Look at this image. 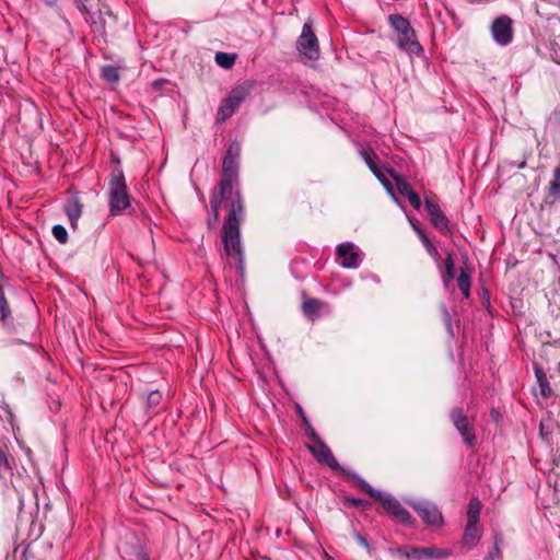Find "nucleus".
<instances>
[{"mask_svg": "<svg viewBox=\"0 0 560 560\" xmlns=\"http://www.w3.org/2000/svg\"><path fill=\"white\" fill-rule=\"evenodd\" d=\"M482 504L477 498H472L469 501L468 510H467V522L478 524L479 514L481 511Z\"/></svg>", "mask_w": 560, "mask_h": 560, "instance_id": "6ab92c4d", "label": "nucleus"}, {"mask_svg": "<svg viewBox=\"0 0 560 560\" xmlns=\"http://www.w3.org/2000/svg\"><path fill=\"white\" fill-rule=\"evenodd\" d=\"M0 314H1V320L4 326H9L10 324V307L8 304V301L4 296V292L2 290V287L0 285Z\"/></svg>", "mask_w": 560, "mask_h": 560, "instance_id": "412c9836", "label": "nucleus"}, {"mask_svg": "<svg viewBox=\"0 0 560 560\" xmlns=\"http://www.w3.org/2000/svg\"><path fill=\"white\" fill-rule=\"evenodd\" d=\"M390 26L398 34L397 46L409 55H420L423 51L422 46L416 38V32L410 22L400 14H390L388 16Z\"/></svg>", "mask_w": 560, "mask_h": 560, "instance_id": "7ed1b4c3", "label": "nucleus"}, {"mask_svg": "<svg viewBox=\"0 0 560 560\" xmlns=\"http://www.w3.org/2000/svg\"><path fill=\"white\" fill-rule=\"evenodd\" d=\"M480 539V532L478 528V524L468 523L466 524L464 535L462 538V544L464 547L471 549Z\"/></svg>", "mask_w": 560, "mask_h": 560, "instance_id": "4468645a", "label": "nucleus"}, {"mask_svg": "<svg viewBox=\"0 0 560 560\" xmlns=\"http://www.w3.org/2000/svg\"><path fill=\"white\" fill-rule=\"evenodd\" d=\"M491 34L499 45L510 44L513 38L512 20L506 15L495 19L491 26Z\"/></svg>", "mask_w": 560, "mask_h": 560, "instance_id": "9b49d317", "label": "nucleus"}, {"mask_svg": "<svg viewBox=\"0 0 560 560\" xmlns=\"http://www.w3.org/2000/svg\"><path fill=\"white\" fill-rule=\"evenodd\" d=\"M101 74H102V75H105V68H102V69H101Z\"/></svg>", "mask_w": 560, "mask_h": 560, "instance_id": "58836bf2", "label": "nucleus"}, {"mask_svg": "<svg viewBox=\"0 0 560 560\" xmlns=\"http://www.w3.org/2000/svg\"><path fill=\"white\" fill-rule=\"evenodd\" d=\"M52 235L61 244H65L68 241V232L66 228L61 224L54 225Z\"/></svg>", "mask_w": 560, "mask_h": 560, "instance_id": "cd10ccee", "label": "nucleus"}, {"mask_svg": "<svg viewBox=\"0 0 560 560\" xmlns=\"http://www.w3.org/2000/svg\"><path fill=\"white\" fill-rule=\"evenodd\" d=\"M241 154V145L237 142H232L226 151V154L224 158H231L238 160Z\"/></svg>", "mask_w": 560, "mask_h": 560, "instance_id": "2f4dec72", "label": "nucleus"}, {"mask_svg": "<svg viewBox=\"0 0 560 560\" xmlns=\"http://www.w3.org/2000/svg\"><path fill=\"white\" fill-rule=\"evenodd\" d=\"M410 205L416 209V210H419L421 208V200H420V197L415 192H410L408 196H407Z\"/></svg>", "mask_w": 560, "mask_h": 560, "instance_id": "72a5a7b5", "label": "nucleus"}, {"mask_svg": "<svg viewBox=\"0 0 560 560\" xmlns=\"http://www.w3.org/2000/svg\"><path fill=\"white\" fill-rule=\"evenodd\" d=\"M358 541L370 552L371 551V548H370V545L368 542V540L362 537V536H359L358 537Z\"/></svg>", "mask_w": 560, "mask_h": 560, "instance_id": "e433bc0d", "label": "nucleus"}, {"mask_svg": "<svg viewBox=\"0 0 560 560\" xmlns=\"http://www.w3.org/2000/svg\"><path fill=\"white\" fill-rule=\"evenodd\" d=\"M238 177V160L224 158L222 163V178L211 197V214L208 225L213 226L219 219V209L224 202L228 215L224 220L221 237L225 254L235 257L238 267L243 270L244 253L241 244V222L244 219V203L238 190L234 191L233 185Z\"/></svg>", "mask_w": 560, "mask_h": 560, "instance_id": "f257e3e1", "label": "nucleus"}, {"mask_svg": "<svg viewBox=\"0 0 560 560\" xmlns=\"http://www.w3.org/2000/svg\"><path fill=\"white\" fill-rule=\"evenodd\" d=\"M110 164L114 166L110 172L107 191L109 214L113 217H132L136 213V201L129 192L124 172L119 167L120 161L114 153H110Z\"/></svg>", "mask_w": 560, "mask_h": 560, "instance_id": "f03ea898", "label": "nucleus"}, {"mask_svg": "<svg viewBox=\"0 0 560 560\" xmlns=\"http://www.w3.org/2000/svg\"><path fill=\"white\" fill-rule=\"evenodd\" d=\"M398 552L407 559L424 560V559H446L453 555L451 549L438 547H416L408 546L399 549Z\"/></svg>", "mask_w": 560, "mask_h": 560, "instance_id": "6e6552de", "label": "nucleus"}, {"mask_svg": "<svg viewBox=\"0 0 560 560\" xmlns=\"http://www.w3.org/2000/svg\"><path fill=\"white\" fill-rule=\"evenodd\" d=\"M413 228H415L420 241L422 242L423 246L428 250V253L432 257L436 258L439 256V253H438V249L435 248V246L432 244V242L429 240V237L425 235V233L422 230H420L416 225H413Z\"/></svg>", "mask_w": 560, "mask_h": 560, "instance_id": "b1692460", "label": "nucleus"}, {"mask_svg": "<svg viewBox=\"0 0 560 560\" xmlns=\"http://www.w3.org/2000/svg\"><path fill=\"white\" fill-rule=\"evenodd\" d=\"M310 439L312 444L308 445L310 452L320 463L331 469H340V465L334 457L329 447L320 440L313 428H310Z\"/></svg>", "mask_w": 560, "mask_h": 560, "instance_id": "0eeeda50", "label": "nucleus"}, {"mask_svg": "<svg viewBox=\"0 0 560 560\" xmlns=\"http://www.w3.org/2000/svg\"><path fill=\"white\" fill-rule=\"evenodd\" d=\"M352 503H353V505L359 506V505H361V504H362V501H361V500H359V499H353V500H352Z\"/></svg>", "mask_w": 560, "mask_h": 560, "instance_id": "4c0bfd02", "label": "nucleus"}, {"mask_svg": "<svg viewBox=\"0 0 560 560\" xmlns=\"http://www.w3.org/2000/svg\"><path fill=\"white\" fill-rule=\"evenodd\" d=\"M162 400V394L159 390H152L147 397V406L149 409H154L160 405Z\"/></svg>", "mask_w": 560, "mask_h": 560, "instance_id": "c756f323", "label": "nucleus"}, {"mask_svg": "<svg viewBox=\"0 0 560 560\" xmlns=\"http://www.w3.org/2000/svg\"><path fill=\"white\" fill-rule=\"evenodd\" d=\"M441 278L445 288H448L455 278V262L451 253L447 254L444 260V270Z\"/></svg>", "mask_w": 560, "mask_h": 560, "instance_id": "dca6fc26", "label": "nucleus"}, {"mask_svg": "<svg viewBox=\"0 0 560 560\" xmlns=\"http://www.w3.org/2000/svg\"><path fill=\"white\" fill-rule=\"evenodd\" d=\"M249 93L248 88L241 85L233 89L229 96L224 98L217 112V122L222 124L228 118L232 117L234 112L245 101Z\"/></svg>", "mask_w": 560, "mask_h": 560, "instance_id": "20e7f679", "label": "nucleus"}, {"mask_svg": "<svg viewBox=\"0 0 560 560\" xmlns=\"http://www.w3.org/2000/svg\"><path fill=\"white\" fill-rule=\"evenodd\" d=\"M4 467L5 469H9V460L4 452L0 450V467Z\"/></svg>", "mask_w": 560, "mask_h": 560, "instance_id": "c9c22d12", "label": "nucleus"}, {"mask_svg": "<svg viewBox=\"0 0 560 560\" xmlns=\"http://www.w3.org/2000/svg\"><path fill=\"white\" fill-rule=\"evenodd\" d=\"M536 377L540 388V393L544 397H548L551 394V387L549 385L546 374L540 370L536 369Z\"/></svg>", "mask_w": 560, "mask_h": 560, "instance_id": "5701e85b", "label": "nucleus"}, {"mask_svg": "<svg viewBox=\"0 0 560 560\" xmlns=\"http://www.w3.org/2000/svg\"><path fill=\"white\" fill-rule=\"evenodd\" d=\"M296 49L311 60H317L319 58L318 40L310 22L303 25L302 33L296 40Z\"/></svg>", "mask_w": 560, "mask_h": 560, "instance_id": "423d86ee", "label": "nucleus"}, {"mask_svg": "<svg viewBox=\"0 0 560 560\" xmlns=\"http://www.w3.org/2000/svg\"><path fill=\"white\" fill-rule=\"evenodd\" d=\"M236 57L234 55L219 51L215 54V61L222 68L229 69L235 63Z\"/></svg>", "mask_w": 560, "mask_h": 560, "instance_id": "a878e982", "label": "nucleus"}, {"mask_svg": "<svg viewBox=\"0 0 560 560\" xmlns=\"http://www.w3.org/2000/svg\"><path fill=\"white\" fill-rule=\"evenodd\" d=\"M501 557V549L495 540L492 550L488 553L485 560H498Z\"/></svg>", "mask_w": 560, "mask_h": 560, "instance_id": "473e14b6", "label": "nucleus"}, {"mask_svg": "<svg viewBox=\"0 0 560 560\" xmlns=\"http://www.w3.org/2000/svg\"><path fill=\"white\" fill-rule=\"evenodd\" d=\"M423 523L431 527H442L444 518L438 505L429 500L408 501Z\"/></svg>", "mask_w": 560, "mask_h": 560, "instance_id": "39448f33", "label": "nucleus"}, {"mask_svg": "<svg viewBox=\"0 0 560 560\" xmlns=\"http://www.w3.org/2000/svg\"><path fill=\"white\" fill-rule=\"evenodd\" d=\"M372 173L375 175V177L382 183V185L387 189V191L394 196L392 184L385 176V174L382 172V170L376 165V168L372 171Z\"/></svg>", "mask_w": 560, "mask_h": 560, "instance_id": "c85d7f7f", "label": "nucleus"}, {"mask_svg": "<svg viewBox=\"0 0 560 560\" xmlns=\"http://www.w3.org/2000/svg\"><path fill=\"white\" fill-rule=\"evenodd\" d=\"M325 306V303L317 299H305L302 304V311L306 317L314 320L320 310Z\"/></svg>", "mask_w": 560, "mask_h": 560, "instance_id": "2eb2a0df", "label": "nucleus"}, {"mask_svg": "<svg viewBox=\"0 0 560 560\" xmlns=\"http://www.w3.org/2000/svg\"><path fill=\"white\" fill-rule=\"evenodd\" d=\"M351 479L353 480L354 485L362 491L366 492L372 498L378 500L383 492L375 490L370 483H368L363 478H361L359 475L352 472L349 474Z\"/></svg>", "mask_w": 560, "mask_h": 560, "instance_id": "f3484780", "label": "nucleus"}, {"mask_svg": "<svg viewBox=\"0 0 560 560\" xmlns=\"http://www.w3.org/2000/svg\"><path fill=\"white\" fill-rule=\"evenodd\" d=\"M424 203H425V209L429 212L430 217H432L433 214H435L439 211H441L439 205H436L435 202L431 201L428 198L425 199Z\"/></svg>", "mask_w": 560, "mask_h": 560, "instance_id": "f704fd0d", "label": "nucleus"}, {"mask_svg": "<svg viewBox=\"0 0 560 560\" xmlns=\"http://www.w3.org/2000/svg\"><path fill=\"white\" fill-rule=\"evenodd\" d=\"M430 218H431V223L439 231L444 232V231L448 230V219L442 211H439L438 213L433 214Z\"/></svg>", "mask_w": 560, "mask_h": 560, "instance_id": "393cba45", "label": "nucleus"}, {"mask_svg": "<svg viewBox=\"0 0 560 560\" xmlns=\"http://www.w3.org/2000/svg\"><path fill=\"white\" fill-rule=\"evenodd\" d=\"M337 257L345 268H357L360 265V255L353 243H342L337 247Z\"/></svg>", "mask_w": 560, "mask_h": 560, "instance_id": "f8f14e48", "label": "nucleus"}, {"mask_svg": "<svg viewBox=\"0 0 560 560\" xmlns=\"http://www.w3.org/2000/svg\"><path fill=\"white\" fill-rule=\"evenodd\" d=\"M457 287L466 299L469 298L470 276L465 269L460 270V273L457 278Z\"/></svg>", "mask_w": 560, "mask_h": 560, "instance_id": "aec40b11", "label": "nucleus"}, {"mask_svg": "<svg viewBox=\"0 0 560 560\" xmlns=\"http://www.w3.org/2000/svg\"><path fill=\"white\" fill-rule=\"evenodd\" d=\"M390 175L395 179L397 190L400 195L407 197L410 192H412V188L409 183H407L401 176L396 174L394 171H390Z\"/></svg>", "mask_w": 560, "mask_h": 560, "instance_id": "4be33fe9", "label": "nucleus"}, {"mask_svg": "<svg viewBox=\"0 0 560 560\" xmlns=\"http://www.w3.org/2000/svg\"><path fill=\"white\" fill-rule=\"evenodd\" d=\"M451 419L457 431L460 433L465 444L472 446L476 442V435L472 431L469 419L463 413V410L460 408H454L451 411Z\"/></svg>", "mask_w": 560, "mask_h": 560, "instance_id": "9d476101", "label": "nucleus"}, {"mask_svg": "<svg viewBox=\"0 0 560 560\" xmlns=\"http://www.w3.org/2000/svg\"><path fill=\"white\" fill-rule=\"evenodd\" d=\"M82 209L83 205L78 196L70 197L65 206V211L73 229L77 226L78 220L82 214Z\"/></svg>", "mask_w": 560, "mask_h": 560, "instance_id": "ddd939ff", "label": "nucleus"}, {"mask_svg": "<svg viewBox=\"0 0 560 560\" xmlns=\"http://www.w3.org/2000/svg\"><path fill=\"white\" fill-rule=\"evenodd\" d=\"M560 197V165L553 170L552 179L547 189V198L555 201Z\"/></svg>", "mask_w": 560, "mask_h": 560, "instance_id": "a211bd4d", "label": "nucleus"}, {"mask_svg": "<svg viewBox=\"0 0 560 560\" xmlns=\"http://www.w3.org/2000/svg\"><path fill=\"white\" fill-rule=\"evenodd\" d=\"M360 154L363 158L366 165L369 166V168L371 171H374V168H376V163L374 161L376 154L372 150H361Z\"/></svg>", "mask_w": 560, "mask_h": 560, "instance_id": "7c9ffc66", "label": "nucleus"}, {"mask_svg": "<svg viewBox=\"0 0 560 560\" xmlns=\"http://www.w3.org/2000/svg\"><path fill=\"white\" fill-rule=\"evenodd\" d=\"M124 69L125 67L121 65L107 66V83H117L120 79V71Z\"/></svg>", "mask_w": 560, "mask_h": 560, "instance_id": "bb28decb", "label": "nucleus"}, {"mask_svg": "<svg viewBox=\"0 0 560 560\" xmlns=\"http://www.w3.org/2000/svg\"><path fill=\"white\" fill-rule=\"evenodd\" d=\"M378 501L397 522L408 526L415 524V518L411 514L393 495L383 493Z\"/></svg>", "mask_w": 560, "mask_h": 560, "instance_id": "1a4fd4ad", "label": "nucleus"}]
</instances>
